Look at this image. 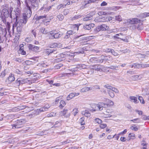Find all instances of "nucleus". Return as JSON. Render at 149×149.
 Returning a JSON list of instances; mask_svg holds the SVG:
<instances>
[{
    "label": "nucleus",
    "mask_w": 149,
    "mask_h": 149,
    "mask_svg": "<svg viewBox=\"0 0 149 149\" xmlns=\"http://www.w3.org/2000/svg\"><path fill=\"white\" fill-rule=\"evenodd\" d=\"M114 92H115L114 91H113V90H111L110 91H109L108 93L109 95L111 97H113L114 96Z\"/></svg>",
    "instance_id": "473e14b6"
},
{
    "label": "nucleus",
    "mask_w": 149,
    "mask_h": 149,
    "mask_svg": "<svg viewBox=\"0 0 149 149\" xmlns=\"http://www.w3.org/2000/svg\"><path fill=\"white\" fill-rule=\"evenodd\" d=\"M25 41L27 43L30 42L31 41V38L27 37L25 38Z\"/></svg>",
    "instance_id": "6e6d98bb"
},
{
    "label": "nucleus",
    "mask_w": 149,
    "mask_h": 149,
    "mask_svg": "<svg viewBox=\"0 0 149 149\" xmlns=\"http://www.w3.org/2000/svg\"><path fill=\"white\" fill-rule=\"evenodd\" d=\"M24 45L23 44L20 45L19 47L20 48L19 49V51L21 54L23 55H25L26 54V52L24 50Z\"/></svg>",
    "instance_id": "6ab92c4d"
},
{
    "label": "nucleus",
    "mask_w": 149,
    "mask_h": 149,
    "mask_svg": "<svg viewBox=\"0 0 149 149\" xmlns=\"http://www.w3.org/2000/svg\"><path fill=\"white\" fill-rule=\"evenodd\" d=\"M127 129H125L123 131L120 132L119 133V135H124L126 133V132H127Z\"/></svg>",
    "instance_id": "5fc2aeb1"
},
{
    "label": "nucleus",
    "mask_w": 149,
    "mask_h": 149,
    "mask_svg": "<svg viewBox=\"0 0 149 149\" xmlns=\"http://www.w3.org/2000/svg\"><path fill=\"white\" fill-rule=\"evenodd\" d=\"M79 94V93H70L67 97L66 100H69L72 99L75 96L78 95Z\"/></svg>",
    "instance_id": "4468645a"
},
{
    "label": "nucleus",
    "mask_w": 149,
    "mask_h": 149,
    "mask_svg": "<svg viewBox=\"0 0 149 149\" xmlns=\"http://www.w3.org/2000/svg\"><path fill=\"white\" fill-rule=\"evenodd\" d=\"M120 140L121 141L124 142L126 141V139L125 137H121L120 138Z\"/></svg>",
    "instance_id": "052dcab7"
},
{
    "label": "nucleus",
    "mask_w": 149,
    "mask_h": 149,
    "mask_svg": "<svg viewBox=\"0 0 149 149\" xmlns=\"http://www.w3.org/2000/svg\"><path fill=\"white\" fill-rule=\"evenodd\" d=\"M66 7L65 5V4H61L58 5L57 6V8L58 10H59L61 8H65Z\"/></svg>",
    "instance_id": "2f4dec72"
},
{
    "label": "nucleus",
    "mask_w": 149,
    "mask_h": 149,
    "mask_svg": "<svg viewBox=\"0 0 149 149\" xmlns=\"http://www.w3.org/2000/svg\"><path fill=\"white\" fill-rule=\"evenodd\" d=\"M6 75V72L5 71H2L1 74L0 76L1 77H3Z\"/></svg>",
    "instance_id": "69168bd1"
},
{
    "label": "nucleus",
    "mask_w": 149,
    "mask_h": 149,
    "mask_svg": "<svg viewBox=\"0 0 149 149\" xmlns=\"http://www.w3.org/2000/svg\"><path fill=\"white\" fill-rule=\"evenodd\" d=\"M106 101L105 103L103 102H100L99 103L98 107L100 110H102V107H109L113 106L114 104L113 102L109 99H106Z\"/></svg>",
    "instance_id": "f03ea898"
},
{
    "label": "nucleus",
    "mask_w": 149,
    "mask_h": 149,
    "mask_svg": "<svg viewBox=\"0 0 149 149\" xmlns=\"http://www.w3.org/2000/svg\"><path fill=\"white\" fill-rule=\"evenodd\" d=\"M23 124V122L21 120H17L15 123L12 125V128L14 129L15 128H19L22 127Z\"/></svg>",
    "instance_id": "1a4fd4ad"
},
{
    "label": "nucleus",
    "mask_w": 149,
    "mask_h": 149,
    "mask_svg": "<svg viewBox=\"0 0 149 149\" xmlns=\"http://www.w3.org/2000/svg\"><path fill=\"white\" fill-rule=\"evenodd\" d=\"M139 127H137V126H136V125L134 124L131 126L130 128V129L132 130L137 131L138 130Z\"/></svg>",
    "instance_id": "bb28decb"
},
{
    "label": "nucleus",
    "mask_w": 149,
    "mask_h": 149,
    "mask_svg": "<svg viewBox=\"0 0 149 149\" xmlns=\"http://www.w3.org/2000/svg\"><path fill=\"white\" fill-rule=\"evenodd\" d=\"M109 29V26L105 24H103L98 26L94 29V32L97 33L100 31H105Z\"/></svg>",
    "instance_id": "423d86ee"
},
{
    "label": "nucleus",
    "mask_w": 149,
    "mask_h": 149,
    "mask_svg": "<svg viewBox=\"0 0 149 149\" xmlns=\"http://www.w3.org/2000/svg\"><path fill=\"white\" fill-rule=\"evenodd\" d=\"M94 122L95 123H97L98 124H101L102 123V120L98 118H96L94 120Z\"/></svg>",
    "instance_id": "7c9ffc66"
},
{
    "label": "nucleus",
    "mask_w": 149,
    "mask_h": 149,
    "mask_svg": "<svg viewBox=\"0 0 149 149\" xmlns=\"http://www.w3.org/2000/svg\"><path fill=\"white\" fill-rule=\"evenodd\" d=\"M104 87L108 89H110L111 90H113V91H114L116 93L118 92V91L117 89L116 88L114 87H113L110 86L109 84L106 85L104 86Z\"/></svg>",
    "instance_id": "412c9836"
},
{
    "label": "nucleus",
    "mask_w": 149,
    "mask_h": 149,
    "mask_svg": "<svg viewBox=\"0 0 149 149\" xmlns=\"http://www.w3.org/2000/svg\"><path fill=\"white\" fill-rule=\"evenodd\" d=\"M63 66V64L61 63H58L55 66V68L57 69H59L60 68Z\"/></svg>",
    "instance_id": "3c124183"
},
{
    "label": "nucleus",
    "mask_w": 149,
    "mask_h": 149,
    "mask_svg": "<svg viewBox=\"0 0 149 149\" xmlns=\"http://www.w3.org/2000/svg\"><path fill=\"white\" fill-rule=\"evenodd\" d=\"M107 13L105 11H99L98 13V15L100 16L106 15Z\"/></svg>",
    "instance_id": "09e8293b"
},
{
    "label": "nucleus",
    "mask_w": 149,
    "mask_h": 149,
    "mask_svg": "<svg viewBox=\"0 0 149 149\" xmlns=\"http://www.w3.org/2000/svg\"><path fill=\"white\" fill-rule=\"evenodd\" d=\"M66 105V103L65 101L63 100H61L60 102V105L59 107L60 108H62Z\"/></svg>",
    "instance_id": "a878e982"
},
{
    "label": "nucleus",
    "mask_w": 149,
    "mask_h": 149,
    "mask_svg": "<svg viewBox=\"0 0 149 149\" xmlns=\"http://www.w3.org/2000/svg\"><path fill=\"white\" fill-rule=\"evenodd\" d=\"M84 115L85 116L87 117H90L91 115V113L87 111H85Z\"/></svg>",
    "instance_id": "37998d69"
},
{
    "label": "nucleus",
    "mask_w": 149,
    "mask_h": 149,
    "mask_svg": "<svg viewBox=\"0 0 149 149\" xmlns=\"http://www.w3.org/2000/svg\"><path fill=\"white\" fill-rule=\"evenodd\" d=\"M115 19L116 20L119 21V22H120L122 20V19L121 18V17L120 15L116 16L115 17Z\"/></svg>",
    "instance_id": "49530a36"
},
{
    "label": "nucleus",
    "mask_w": 149,
    "mask_h": 149,
    "mask_svg": "<svg viewBox=\"0 0 149 149\" xmlns=\"http://www.w3.org/2000/svg\"><path fill=\"white\" fill-rule=\"evenodd\" d=\"M25 63L27 65H30L32 64L31 62L29 61H25Z\"/></svg>",
    "instance_id": "774afa93"
},
{
    "label": "nucleus",
    "mask_w": 149,
    "mask_h": 149,
    "mask_svg": "<svg viewBox=\"0 0 149 149\" xmlns=\"http://www.w3.org/2000/svg\"><path fill=\"white\" fill-rule=\"evenodd\" d=\"M116 134H115L114 135L112 136L111 135H108L107 136V138L108 140H111L115 137V136H116Z\"/></svg>",
    "instance_id": "8fccbe9b"
},
{
    "label": "nucleus",
    "mask_w": 149,
    "mask_h": 149,
    "mask_svg": "<svg viewBox=\"0 0 149 149\" xmlns=\"http://www.w3.org/2000/svg\"><path fill=\"white\" fill-rule=\"evenodd\" d=\"M90 19L91 17H84L83 19V21H87Z\"/></svg>",
    "instance_id": "bf43d9fd"
},
{
    "label": "nucleus",
    "mask_w": 149,
    "mask_h": 149,
    "mask_svg": "<svg viewBox=\"0 0 149 149\" xmlns=\"http://www.w3.org/2000/svg\"><path fill=\"white\" fill-rule=\"evenodd\" d=\"M37 65L38 66V69L42 70L46 68L47 65L44 63H39Z\"/></svg>",
    "instance_id": "5701e85b"
},
{
    "label": "nucleus",
    "mask_w": 149,
    "mask_h": 149,
    "mask_svg": "<svg viewBox=\"0 0 149 149\" xmlns=\"http://www.w3.org/2000/svg\"><path fill=\"white\" fill-rule=\"evenodd\" d=\"M111 53L115 56H117L118 55V54L117 53L115 52L114 50L113 49H112Z\"/></svg>",
    "instance_id": "13d9d810"
},
{
    "label": "nucleus",
    "mask_w": 149,
    "mask_h": 149,
    "mask_svg": "<svg viewBox=\"0 0 149 149\" xmlns=\"http://www.w3.org/2000/svg\"><path fill=\"white\" fill-rule=\"evenodd\" d=\"M28 47L29 50L35 52H38L39 49V47L33 45L31 44H29Z\"/></svg>",
    "instance_id": "9d476101"
},
{
    "label": "nucleus",
    "mask_w": 149,
    "mask_h": 149,
    "mask_svg": "<svg viewBox=\"0 0 149 149\" xmlns=\"http://www.w3.org/2000/svg\"><path fill=\"white\" fill-rule=\"evenodd\" d=\"M6 27L8 29V30H10V23L9 22H7L6 25Z\"/></svg>",
    "instance_id": "0e129e2a"
},
{
    "label": "nucleus",
    "mask_w": 149,
    "mask_h": 149,
    "mask_svg": "<svg viewBox=\"0 0 149 149\" xmlns=\"http://www.w3.org/2000/svg\"><path fill=\"white\" fill-rule=\"evenodd\" d=\"M120 35L121 36L123 35V34L122 33H119V34H117L116 35V36H113V38H114V39H121V38H120L119 37L117 36H119V35Z\"/></svg>",
    "instance_id": "864d4df0"
},
{
    "label": "nucleus",
    "mask_w": 149,
    "mask_h": 149,
    "mask_svg": "<svg viewBox=\"0 0 149 149\" xmlns=\"http://www.w3.org/2000/svg\"><path fill=\"white\" fill-rule=\"evenodd\" d=\"M50 107V106L49 104L48 103H47L45 104L43 107L44 108L45 111H46Z\"/></svg>",
    "instance_id": "a18cd8bd"
},
{
    "label": "nucleus",
    "mask_w": 149,
    "mask_h": 149,
    "mask_svg": "<svg viewBox=\"0 0 149 149\" xmlns=\"http://www.w3.org/2000/svg\"><path fill=\"white\" fill-rule=\"evenodd\" d=\"M14 72L17 74H21L22 73V72L18 69H16L15 70Z\"/></svg>",
    "instance_id": "680f3d73"
},
{
    "label": "nucleus",
    "mask_w": 149,
    "mask_h": 149,
    "mask_svg": "<svg viewBox=\"0 0 149 149\" xmlns=\"http://www.w3.org/2000/svg\"><path fill=\"white\" fill-rule=\"evenodd\" d=\"M62 34L57 32L56 30H53L48 32L47 35L48 38L49 39H58L61 37Z\"/></svg>",
    "instance_id": "7ed1b4c3"
},
{
    "label": "nucleus",
    "mask_w": 149,
    "mask_h": 149,
    "mask_svg": "<svg viewBox=\"0 0 149 149\" xmlns=\"http://www.w3.org/2000/svg\"><path fill=\"white\" fill-rule=\"evenodd\" d=\"M100 127L101 129H104L106 128L107 126V125L106 124L102 123L100 124Z\"/></svg>",
    "instance_id": "603ef678"
},
{
    "label": "nucleus",
    "mask_w": 149,
    "mask_h": 149,
    "mask_svg": "<svg viewBox=\"0 0 149 149\" xmlns=\"http://www.w3.org/2000/svg\"><path fill=\"white\" fill-rule=\"evenodd\" d=\"M40 33L42 34H45L47 33V31L44 28H41L39 30Z\"/></svg>",
    "instance_id": "f704fd0d"
},
{
    "label": "nucleus",
    "mask_w": 149,
    "mask_h": 149,
    "mask_svg": "<svg viewBox=\"0 0 149 149\" xmlns=\"http://www.w3.org/2000/svg\"><path fill=\"white\" fill-rule=\"evenodd\" d=\"M72 28L74 29V30H70L68 31L64 37V39H66L68 38L71 35L75 33L76 31H77L79 30V26L77 24H73L72 26Z\"/></svg>",
    "instance_id": "39448f33"
},
{
    "label": "nucleus",
    "mask_w": 149,
    "mask_h": 149,
    "mask_svg": "<svg viewBox=\"0 0 149 149\" xmlns=\"http://www.w3.org/2000/svg\"><path fill=\"white\" fill-rule=\"evenodd\" d=\"M46 81L49 83L50 84H53V83L54 82V81L53 80H50L48 79L46 80Z\"/></svg>",
    "instance_id": "338daca9"
},
{
    "label": "nucleus",
    "mask_w": 149,
    "mask_h": 149,
    "mask_svg": "<svg viewBox=\"0 0 149 149\" xmlns=\"http://www.w3.org/2000/svg\"><path fill=\"white\" fill-rule=\"evenodd\" d=\"M139 75H136L132 77V79L134 81H136L139 79Z\"/></svg>",
    "instance_id": "de8ad7c7"
},
{
    "label": "nucleus",
    "mask_w": 149,
    "mask_h": 149,
    "mask_svg": "<svg viewBox=\"0 0 149 149\" xmlns=\"http://www.w3.org/2000/svg\"><path fill=\"white\" fill-rule=\"evenodd\" d=\"M50 47L52 48H55L58 47V44L56 43H54L50 44L49 45Z\"/></svg>",
    "instance_id": "cd10ccee"
},
{
    "label": "nucleus",
    "mask_w": 149,
    "mask_h": 149,
    "mask_svg": "<svg viewBox=\"0 0 149 149\" xmlns=\"http://www.w3.org/2000/svg\"><path fill=\"white\" fill-rule=\"evenodd\" d=\"M138 99L141 103L143 104H145V102L144 100L143 97H142L139 96L138 97Z\"/></svg>",
    "instance_id": "e433bc0d"
},
{
    "label": "nucleus",
    "mask_w": 149,
    "mask_h": 149,
    "mask_svg": "<svg viewBox=\"0 0 149 149\" xmlns=\"http://www.w3.org/2000/svg\"><path fill=\"white\" fill-rule=\"evenodd\" d=\"M15 78L14 75L12 73H10L7 79L8 82L10 83L14 81Z\"/></svg>",
    "instance_id": "aec40b11"
},
{
    "label": "nucleus",
    "mask_w": 149,
    "mask_h": 149,
    "mask_svg": "<svg viewBox=\"0 0 149 149\" xmlns=\"http://www.w3.org/2000/svg\"><path fill=\"white\" fill-rule=\"evenodd\" d=\"M31 16H29V14L27 13H23L22 14V19L17 22L16 26L17 29L18 28L20 30L21 29L23 26V24H25L28 21L27 19L29 18Z\"/></svg>",
    "instance_id": "f257e3e1"
},
{
    "label": "nucleus",
    "mask_w": 149,
    "mask_h": 149,
    "mask_svg": "<svg viewBox=\"0 0 149 149\" xmlns=\"http://www.w3.org/2000/svg\"><path fill=\"white\" fill-rule=\"evenodd\" d=\"M111 58V56L109 55L105 56L102 55L99 58L98 61L100 63H102L103 61L109 60Z\"/></svg>",
    "instance_id": "f8f14e48"
},
{
    "label": "nucleus",
    "mask_w": 149,
    "mask_h": 149,
    "mask_svg": "<svg viewBox=\"0 0 149 149\" xmlns=\"http://www.w3.org/2000/svg\"><path fill=\"white\" fill-rule=\"evenodd\" d=\"M7 34L6 30V28H3L0 26V35L3 36L4 37L6 36Z\"/></svg>",
    "instance_id": "f3484780"
},
{
    "label": "nucleus",
    "mask_w": 149,
    "mask_h": 149,
    "mask_svg": "<svg viewBox=\"0 0 149 149\" xmlns=\"http://www.w3.org/2000/svg\"><path fill=\"white\" fill-rule=\"evenodd\" d=\"M136 138V135L134 133H130L128 134L127 140L130 141L132 139H134Z\"/></svg>",
    "instance_id": "a211bd4d"
},
{
    "label": "nucleus",
    "mask_w": 149,
    "mask_h": 149,
    "mask_svg": "<svg viewBox=\"0 0 149 149\" xmlns=\"http://www.w3.org/2000/svg\"><path fill=\"white\" fill-rule=\"evenodd\" d=\"M79 123L81 125H84L85 124L84 117H82L80 118L79 120Z\"/></svg>",
    "instance_id": "72a5a7b5"
},
{
    "label": "nucleus",
    "mask_w": 149,
    "mask_h": 149,
    "mask_svg": "<svg viewBox=\"0 0 149 149\" xmlns=\"http://www.w3.org/2000/svg\"><path fill=\"white\" fill-rule=\"evenodd\" d=\"M2 12L4 16H6L9 14L8 10L6 8H4L2 10Z\"/></svg>",
    "instance_id": "c756f323"
},
{
    "label": "nucleus",
    "mask_w": 149,
    "mask_h": 149,
    "mask_svg": "<svg viewBox=\"0 0 149 149\" xmlns=\"http://www.w3.org/2000/svg\"><path fill=\"white\" fill-rule=\"evenodd\" d=\"M130 37L129 36H126L125 38H121V40L122 41L126 42H129L128 39Z\"/></svg>",
    "instance_id": "c9c22d12"
},
{
    "label": "nucleus",
    "mask_w": 149,
    "mask_h": 149,
    "mask_svg": "<svg viewBox=\"0 0 149 149\" xmlns=\"http://www.w3.org/2000/svg\"><path fill=\"white\" fill-rule=\"evenodd\" d=\"M29 1H30L31 3V4L33 6H34V4L35 3H36L37 1V0H28Z\"/></svg>",
    "instance_id": "4d7b16f0"
},
{
    "label": "nucleus",
    "mask_w": 149,
    "mask_h": 149,
    "mask_svg": "<svg viewBox=\"0 0 149 149\" xmlns=\"http://www.w3.org/2000/svg\"><path fill=\"white\" fill-rule=\"evenodd\" d=\"M78 109L77 108H74L72 111V114L74 116H75L78 113Z\"/></svg>",
    "instance_id": "4c0bfd02"
},
{
    "label": "nucleus",
    "mask_w": 149,
    "mask_h": 149,
    "mask_svg": "<svg viewBox=\"0 0 149 149\" xmlns=\"http://www.w3.org/2000/svg\"><path fill=\"white\" fill-rule=\"evenodd\" d=\"M56 51L54 49H47L45 51V53L49 55L53 53H54V54L56 53V52L54 53Z\"/></svg>",
    "instance_id": "4be33fe9"
},
{
    "label": "nucleus",
    "mask_w": 149,
    "mask_h": 149,
    "mask_svg": "<svg viewBox=\"0 0 149 149\" xmlns=\"http://www.w3.org/2000/svg\"><path fill=\"white\" fill-rule=\"evenodd\" d=\"M60 114L61 115L66 118L69 117L70 116V113H68V109H63V111H61Z\"/></svg>",
    "instance_id": "2eb2a0df"
},
{
    "label": "nucleus",
    "mask_w": 149,
    "mask_h": 149,
    "mask_svg": "<svg viewBox=\"0 0 149 149\" xmlns=\"http://www.w3.org/2000/svg\"><path fill=\"white\" fill-rule=\"evenodd\" d=\"M69 13V11L68 9H65L63 11V14L65 15H67Z\"/></svg>",
    "instance_id": "e2e57ef3"
},
{
    "label": "nucleus",
    "mask_w": 149,
    "mask_h": 149,
    "mask_svg": "<svg viewBox=\"0 0 149 149\" xmlns=\"http://www.w3.org/2000/svg\"><path fill=\"white\" fill-rule=\"evenodd\" d=\"M58 57H60L56 59L55 62H59L63 60V58H69L72 57V56L70 54L69 52H65L63 53H61L58 55Z\"/></svg>",
    "instance_id": "20e7f679"
},
{
    "label": "nucleus",
    "mask_w": 149,
    "mask_h": 149,
    "mask_svg": "<svg viewBox=\"0 0 149 149\" xmlns=\"http://www.w3.org/2000/svg\"><path fill=\"white\" fill-rule=\"evenodd\" d=\"M127 22L131 24H134L141 22V20L137 18H133L132 19H128Z\"/></svg>",
    "instance_id": "9b49d317"
},
{
    "label": "nucleus",
    "mask_w": 149,
    "mask_h": 149,
    "mask_svg": "<svg viewBox=\"0 0 149 149\" xmlns=\"http://www.w3.org/2000/svg\"><path fill=\"white\" fill-rule=\"evenodd\" d=\"M56 113L54 112H51L47 114V117H51L53 116H55Z\"/></svg>",
    "instance_id": "79ce46f5"
},
{
    "label": "nucleus",
    "mask_w": 149,
    "mask_h": 149,
    "mask_svg": "<svg viewBox=\"0 0 149 149\" xmlns=\"http://www.w3.org/2000/svg\"><path fill=\"white\" fill-rule=\"evenodd\" d=\"M98 66L97 65H95L92 66V67L91 68L97 71H99L100 69L98 68Z\"/></svg>",
    "instance_id": "58836bf2"
},
{
    "label": "nucleus",
    "mask_w": 149,
    "mask_h": 149,
    "mask_svg": "<svg viewBox=\"0 0 149 149\" xmlns=\"http://www.w3.org/2000/svg\"><path fill=\"white\" fill-rule=\"evenodd\" d=\"M57 17L60 21H62L64 18L62 14H59L58 15Z\"/></svg>",
    "instance_id": "ea45409f"
},
{
    "label": "nucleus",
    "mask_w": 149,
    "mask_h": 149,
    "mask_svg": "<svg viewBox=\"0 0 149 149\" xmlns=\"http://www.w3.org/2000/svg\"><path fill=\"white\" fill-rule=\"evenodd\" d=\"M26 106L23 105L19 106L17 107L13 108L11 109V111L14 112H17L25 109Z\"/></svg>",
    "instance_id": "ddd939ff"
},
{
    "label": "nucleus",
    "mask_w": 149,
    "mask_h": 149,
    "mask_svg": "<svg viewBox=\"0 0 149 149\" xmlns=\"http://www.w3.org/2000/svg\"><path fill=\"white\" fill-rule=\"evenodd\" d=\"M141 67V65L138 63H134V68H139Z\"/></svg>",
    "instance_id": "a19ab883"
},
{
    "label": "nucleus",
    "mask_w": 149,
    "mask_h": 149,
    "mask_svg": "<svg viewBox=\"0 0 149 149\" xmlns=\"http://www.w3.org/2000/svg\"><path fill=\"white\" fill-rule=\"evenodd\" d=\"M112 111L109 109H107L106 111V112L108 113V114H106L105 116L104 117L105 118L111 117V115L110 114L111 113Z\"/></svg>",
    "instance_id": "b1692460"
},
{
    "label": "nucleus",
    "mask_w": 149,
    "mask_h": 149,
    "mask_svg": "<svg viewBox=\"0 0 149 149\" xmlns=\"http://www.w3.org/2000/svg\"><path fill=\"white\" fill-rule=\"evenodd\" d=\"M27 7L28 10H26L24 13H28L29 16H31L32 14V11L31 8L29 6H27Z\"/></svg>",
    "instance_id": "393cba45"
},
{
    "label": "nucleus",
    "mask_w": 149,
    "mask_h": 149,
    "mask_svg": "<svg viewBox=\"0 0 149 149\" xmlns=\"http://www.w3.org/2000/svg\"><path fill=\"white\" fill-rule=\"evenodd\" d=\"M95 26L94 24L91 23L85 25L84 26V28L86 30H90L93 28Z\"/></svg>",
    "instance_id": "dca6fc26"
},
{
    "label": "nucleus",
    "mask_w": 149,
    "mask_h": 149,
    "mask_svg": "<svg viewBox=\"0 0 149 149\" xmlns=\"http://www.w3.org/2000/svg\"><path fill=\"white\" fill-rule=\"evenodd\" d=\"M30 80H29L28 78L24 79L21 77L18 78L15 81V83L17 86H19V85L28 83Z\"/></svg>",
    "instance_id": "6e6552de"
},
{
    "label": "nucleus",
    "mask_w": 149,
    "mask_h": 149,
    "mask_svg": "<svg viewBox=\"0 0 149 149\" xmlns=\"http://www.w3.org/2000/svg\"><path fill=\"white\" fill-rule=\"evenodd\" d=\"M34 17H35V19L36 21H39L40 19H42V22L43 23L44 22H48L50 21V19H49L46 15L44 14L43 15L38 16L37 15H36Z\"/></svg>",
    "instance_id": "0eeeda50"
},
{
    "label": "nucleus",
    "mask_w": 149,
    "mask_h": 149,
    "mask_svg": "<svg viewBox=\"0 0 149 149\" xmlns=\"http://www.w3.org/2000/svg\"><path fill=\"white\" fill-rule=\"evenodd\" d=\"M95 21L97 22H102V18L99 17H96L95 19Z\"/></svg>",
    "instance_id": "c03bdc74"
},
{
    "label": "nucleus",
    "mask_w": 149,
    "mask_h": 149,
    "mask_svg": "<svg viewBox=\"0 0 149 149\" xmlns=\"http://www.w3.org/2000/svg\"><path fill=\"white\" fill-rule=\"evenodd\" d=\"M130 98L131 100H133L134 102L135 103H137V99L136 97L135 96H130Z\"/></svg>",
    "instance_id": "c85d7f7f"
}]
</instances>
